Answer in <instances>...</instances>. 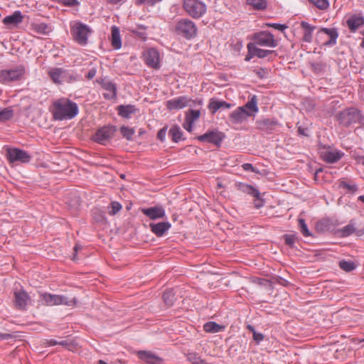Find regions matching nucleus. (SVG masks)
Listing matches in <instances>:
<instances>
[{
  "label": "nucleus",
  "mask_w": 364,
  "mask_h": 364,
  "mask_svg": "<svg viewBox=\"0 0 364 364\" xmlns=\"http://www.w3.org/2000/svg\"><path fill=\"white\" fill-rule=\"evenodd\" d=\"M52 113L57 120L70 119L78 113L76 103L67 98H60L53 102Z\"/></svg>",
  "instance_id": "f257e3e1"
},
{
  "label": "nucleus",
  "mask_w": 364,
  "mask_h": 364,
  "mask_svg": "<svg viewBox=\"0 0 364 364\" xmlns=\"http://www.w3.org/2000/svg\"><path fill=\"white\" fill-rule=\"evenodd\" d=\"M40 298L42 304L46 306L65 305L73 306L77 304L75 298L69 299L63 295L53 294L47 292L41 294Z\"/></svg>",
  "instance_id": "f03ea898"
},
{
  "label": "nucleus",
  "mask_w": 364,
  "mask_h": 364,
  "mask_svg": "<svg viewBox=\"0 0 364 364\" xmlns=\"http://www.w3.org/2000/svg\"><path fill=\"white\" fill-rule=\"evenodd\" d=\"M175 32L187 39H191L196 36L197 28L195 23L187 18H182L175 25Z\"/></svg>",
  "instance_id": "7ed1b4c3"
},
{
  "label": "nucleus",
  "mask_w": 364,
  "mask_h": 364,
  "mask_svg": "<svg viewBox=\"0 0 364 364\" xmlns=\"http://www.w3.org/2000/svg\"><path fill=\"white\" fill-rule=\"evenodd\" d=\"M362 119L360 112L355 108L351 107L341 111L338 115L340 124L348 127L353 123L360 122Z\"/></svg>",
  "instance_id": "20e7f679"
},
{
  "label": "nucleus",
  "mask_w": 364,
  "mask_h": 364,
  "mask_svg": "<svg viewBox=\"0 0 364 364\" xmlns=\"http://www.w3.org/2000/svg\"><path fill=\"white\" fill-rule=\"evenodd\" d=\"M183 7L186 11L195 18H200L206 11V5L198 0H184Z\"/></svg>",
  "instance_id": "39448f33"
},
{
  "label": "nucleus",
  "mask_w": 364,
  "mask_h": 364,
  "mask_svg": "<svg viewBox=\"0 0 364 364\" xmlns=\"http://www.w3.org/2000/svg\"><path fill=\"white\" fill-rule=\"evenodd\" d=\"M252 39L256 46L275 48L278 46V42L274 36L269 31H260L254 34Z\"/></svg>",
  "instance_id": "423d86ee"
},
{
  "label": "nucleus",
  "mask_w": 364,
  "mask_h": 364,
  "mask_svg": "<svg viewBox=\"0 0 364 364\" xmlns=\"http://www.w3.org/2000/svg\"><path fill=\"white\" fill-rule=\"evenodd\" d=\"M74 40L80 45L85 46L87 43L88 34L91 32L90 28L82 23H75L71 29Z\"/></svg>",
  "instance_id": "0eeeda50"
},
{
  "label": "nucleus",
  "mask_w": 364,
  "mask_h": 364,
  "mask_svg": "<svg viewBox=\"0 0 364 364\" xmlns=\"http://www.w3.org/2000/svg\"><path fill=\"white\" fill-rule=\"evenodd\" d=\"M340 235L343 237H348L355 233L357 236L364 235V228L358 224L355 220H351L349 223L338 230Z\"/></svg>",
  "instance_id": "6e6552de"
},
{
  "label": "nucleus",
  "mask_w": 364,
  "mask_h": 364,
  "mask_svg": "<svg viewBox=\"0 0 364 364\" xmlns=\"http://www.w3.org/2000/svg\"><path fill=\"white\" fill-rule=\"evenodd\" d=\"M25 71L21 67L12 70H3L0 71V82L2 83H9L12 81H16L21 78Z\"/></svg>",
  "instance_id": "1a4fd4ad"
},
{
  "label": "nucleus",
  "mask_w": 364,
  "mask_h": 364,
  "mask_svg": "<svg viewBox=\"0 0 364 364\" xmlns=\"http://www.w3.org/2000/svg\"><path fill=\"white\" fill-rule=\"evenodd\" d=\"M115 131V127L112 126L103 127L95 132L92 139L97 143L104 144L112 137Z\"/></svg>",
  "instance_id": "9d476101"
},
{
  "label": "nucleus",
  "mask_w": 364,
  "mask_h": 364,
  "mask_svg": "<svg viewBox=\"0 0 364 364\" xmlns=\"http://www.w3.org/2000/svg\"><path fill=\"white\" fill-rule=\"evenodd\" d=\"M224 138L225 134L218 130L208 132L197 137L200 141L211 143L218 146H220Z\"/></svg>",
  "instance_id": "9b49d317"
},
{
  "label": "nucleus",
  "mask_w": 364,
  "mask_h": 364,
  "mask_svg": "<svg viewBox=\"0 0 364 364\" xmlns=\"http://www.w3.org/2000/svg\"><path fill=\"white\" fill-rule=\"evenodd\" d=\"M7 159L11 163L20 161L26 163L30 161V155L25 151L18 149H9L7 150Z\"/></svg>",
  "instance_id": "f8f14e48"
},
{
  "label": "nucleus",
  "mask_w": 364,
  "mask_h": 364,
  "mask_svg": "<svg viewBox=\"0 0 364 364\" xmlns=\"http://www.w3.org/2000/svg\"><path fill=\"white\" fill-rule=\"evenodd\" d=\"M14 299L15 306L19 310H26L28 305L31 302L30 296L23 289L15 291Z\"/></svg>",
  "instance_id": "ddd939ff"
},
{
  "label": "nucleus",
  "mask_w": 364,
  "mask_h": 364,
  "mask_svg": "<svg viewBox=\"0 0 364 364\" xmlns=\"http://www.w3.org/2000/svg\"><path fill=\"white\" fill-rule=\"evenodd\" d=\"M151 231L157 237L164 236L171 228L168 221L149 223Z\"/></svg>",
  "instance_id": "4468645a"
},
{
  "label": "nucleus",
  "mask_w": 364,
  "mask_h": 364,
  "mask_svg": "<svg viewBox=\"0 0 364 364\" xmlns=\"http://www.w3.org/2000/svg\"><path fill=\"white\" fill-rule=\"evenodd\" d=\"M137 355L140 360L147 364H161L163 362L161 358L150 351L139 350L137 352Z\"/></svg>",
  "instance_id": "2eb2a0df"
},
{
  "label": "nucleus",
  "mask_w": 364,
  "mask_h": 364,
  "mask_svg": "<svg viewBox=\"0 0 364 364\" xmlns=\"http://www.w3.org/2000/svg\"><path fill=\"white\" fill-rule=\"evenodd\" d=\"M141 212L151 220L164 218L166 215L165 210L162 206H151L148 208H141Z\"/></svg>",
  "instance_id": "dca6fc26"
},
{
  "label": "nucleus",
  "mask_w": 364,
  "mask_h": 364,
  "mask_svg": "<svg viewBox=\"0 0 364 364\" xmlns=\"http://www.w3.org/2000/svg\"><path fill=\"white\" fill-rule=\"evenodd\" d=\"M145 63L149 67L158 68L159 67V53L158 50L154 48L147 50L145 53Z\"/></svg>",
  "instance_id": "f3484780"
},
{
  "label": "nucleus",
  "mask_w": 364,
  "mask_h": 364,
  "mask_svg": "<svg viewBox=\"0 0 364 364\" xmlns=\"http://www.w3.org/2000/svg\"><path fill=\"white\" fill-rule=\"evenodd\" d=\"M251 115L252 114L248 111L244 110V107H240L231 112L230 114V119L232 123L238 124L242 122L247 117H250Z\"/></svg>",
  "instance_id": "a211bd4d"
},
{
  "label": "nucleus",
  "mask_w": 364,
  "mask_h": 364,
  "mask_svg": "<svg viewBox=\"0 0 364 364\" xmlns=\"http://www.w3.org/2000/svg\"><path fill=\"white\" fill-rule=\"evenodd\" d=\"M189 100L186 97H179L167 102V107L170 109H182L188 105Z\"/></svg>",
  "instance_id": "6ab92c4d"
},
{
  "label": "nucleus",
  "mask_w": 364,
  "mask_h": 364,
  "mask_svg": "<svg viewBox=\"0 0 364 364\" xmlns=\"http://www.w3.org/2000/svg\"><path fill=\"white\" fill-rule=\"evenodd\" d=\"M102 87L107 91L104 93L106 99H114L117 95V87L114 83L111 81L103 80L101 82Z\"/></svg>",
  "instance_id": "aec40b11"
},
{
  "label": "nucleus",
  "mask_w": 364,
  "mask_h": 364,
  "mask_svg": "<svg viewBox=\"0 0 364 364\" xmlns=\"http://www.w3.org/2000/svg\"><path fill=\"white\" fill-rule=\"evenodd\" d=\"M247 49L251 53L259 58H264L268 57L271 54L275 53V51L272 50H264L259 48L252 43H248Z\"/></svg>",
  "instance_id": "412c9836"
},
{
  "label": "nucleus",
  "mask_w": 364,
  "mask_h": 364,
  "mask_svg": "<svg viewBox=\"0 0 364 364\" xmlns=\"http://www.w3.org/2000/svg\"><path fill=\"white\" fill-rule=\"evenodd\" d=\"M235 186L238 190L244 193H247V194H250L257 199H259L262 202H264L263 199L259 198L260 193L259 191L255 188L253 186L241 182L236 183Z\"/></svg>",
  "instance_id": "4be33fe9"
},
{
  "label": "nucleus",
  "mask_w": 364,
  "mask_h": 364,
  "mask_svg": "<svg viewBox=\"0 0 364 364\" xmlns=\"http://www.w3.org/2000/svg\"><path fill=\"white\" fill-rule=\"evenodd\" d=\"M23 18L21 11H16L11 15L6 16L3 19V23L6 26H17L22 22Z\"/></svg>",
  "instance_id": "5701e85b"
},
{
  "label": "nucleus",
  "mask_w": 364,
  "mask_h": 364,
  "mask_svg": "<svg viewBox=\"0 0 364 364\" xmlns=\"http://www.w3.org/2000/svg\"><path fill=\"white\" fill-rule=\"evenodd\" d=\"M346 23L349 29L354 32L364 25V18L362 16L353 15L347 20Z\"/></svg>",
  "instance_id": "b1692460"
},
{
  "label": "nucleus",
  "mask_w": 364,
  "mask_h": 364,
  "mask_svg": "<svg viewBox=\"0 0 364 364\" xmlns=\"http://www.w3.org/2000/svg\"><path fill=\"white\" fill-rule=\"evenodd\" d=\"M321 33H325L330 37V39L326 43H324V45L332 46L336 43V39L338 36V34L336 28H322L318 32L317 35L318 36L319 34Z\"/></svg>",
  "instance_id": "393cba45"
},
{
  "label": "nucleus",
  "mask_w": 364,
  "mask_h": 364,
  "mask_svg": "<svg viewBox=\"0 0 364 364\" xmlns=\"http://www.w3.org/2000/svg\"><path fill=\"white\" fill-rule=\"evenodd\" d=\"M225 328V326L223 325H220L215 321H208L203 325V330L210 333H215L223 331Z\"/></svg>",
  "instance_id": "a878e982"
},
{
  "label": "nucleus",
  "mask_w": 364,
  "mask_h": 364,
  "mask_svg": "<svg viewBox=\"0 0 364 364\" xmlns=\"http://www.w3.org/2000/svg\"><path fill=\"white\" fill-rule=\"evenodd\" d=\"M119 114L124 118H129L130 116L136 112L137 109L134 105H119L117 108Z\"/></svg>",
  "instance_id": "bb28decb"
},
{
  "label": "nucleus",
  "mask_w": 364,
  "mask_h": 364,
  "mask_svg": "<svg viewBox=\"0 0 364 364\" xmlns=\"http://www.w3.org/2000/svg\"><path fill=\"white\" fill-rule=\"evenodd\" d=\"M65 70L60 68H54L48 71L49 77L56 84H60L62 82L63 74Z\"/></svg>",
  "instance_id": "cd10ccee"
},
{
  "label": "nucleus",
  "mask_w": 364,
  "mask_h": 364,
  "mask_svg": "<svg viewBox=\"0 0 364 364\" xmlns=\"http://www.w3.org/2000/svg\"><path fill=\"white\" fill-rule=\"evenodd\" d=\"M301 26L303 29H304L303 41L307 43L311 42L312 32L316 28V27L311 26L309 23L306 21H301Z\"/></svg>",
  "instance_id": "c85d7f7f"
},
{
  "label": "nucleus",
  "mask_w": 364,
  "mask_h": 364,
  "mask_svg": "<svg viewBox=\"0 0 364 364\" xmlns=\"http://www.w3.org/2000/svg\"><path fill=\"white\" fill-rule=\"evenodd\" d=\"M230 106L231 105L230 104L225 101H219L214 99H211L208 105L209 109L212 110L213 114L220 109H228Z\"/></svg>",
  "instance_id": "c756f323"
},
{
  "label": "nucleus",
  "mask_w": 364,
  "mask_h": 364,
  "mask_svg": "<svg viewBox=\"0 0 364 364\" xmlns=\"http://www.w3.org/2000/svg\"><path fill=\"white\" fill-rule=\"evenodd\" d=\"M257 124L259 129L267 132L272 131L277 125L275 121L270 120L269 119L259 120L257 122Z\"/></svg>",
  "instance_id": "7c9ffc66"
},
{
  "label": "nucleus",
  "mask_w": 364,
  "mask_h": 364,
  "mask_svg": "<svg viewBox=\"0 0 364 364\" xmlns=\"http://www.w3.org/2000/svg\"><path fill=\"white\" fill-rule=\"evenodd\" d=\"M112 46L114 49H119L122 46L119 31L115 26L112 28Z\"/></svg>",
  "instance_id": "2f4dec72"
},
{
  "label": "nucleus",
  "mask_w": 364,
  "mask_h": 364,
  "mask_svg": "<svg viewBox=\"0 0 364 364\" xmlns=\"http://www.w3.org/2000/svg\"><path fill=\"white\" fill-rule=\"evenodd\" d=\"M342 155L339 151H326L323 154V159L328 163H335L341 159Z\"/></svg>",
  "instance_id": "473e14b6"
},
{
  "label": "nucleus",
  "mask_w": 364,
  "mask_h": 364,
  "mask_svg": "<svg viewBox=\"0 0 364 364\" xmlns=\"http://www.w3.org/2000/svg\"><path fill=\"white\" fill-rule=\"evenodd\" d=\"M163 300L165 304L170 307L173 305L176 301L175 294L172 289H167L163 294Z\"/></svg>",
  "instance_id": "72a5a7b5"
},
{
  "label": "nucleus",
  "mask_w": 364,
  "mask_h": 364,
  "mask_svg": "<svg viewBox=\"0 0 364 364\" xmlns=\"http://www.w3.org/2000/svg\"><path fill=\"white\" fill-rule=\"evenodd\" d=\"M105 209L102 210L98 207H95L92 210L93 219L98 223H104L106 220Z\"/></svg>",
  "instance_id": "f704fd0d"
},
{
  "label": "nucleus",
  "mask_w": 364,
  "mask_h": 364,
  "mask_svg": "<svg viewBox=\"0 0 364 364\" xmlns=\"http://www.w3.org/2000/svg\"><path fill=\"white\" fill-rule=\"evenodd\" d=\"M168 134L171 136L173 141L178 142L181 139L183 133L178 126L174 125L170 129Z\"/></svg>",
  "instance_id": "c9c22d12"
},
{
  "label": "nucleus",
  "mask_w": 364,
  "mask_h": 364,
  "mask_svg": "<svg viewBox=\"0 0 364 364\" xmlns=\"http://www.w3.org/2000/svg\"><path fill=\"white\" fill-rule=\"evenodd\" d=\"M257 102V97L254 95L251 100L242 107H244V110H247L252 114V113H255L258 111Z\"/></svg>",
  "instance_id": "e433bc0d"
},
{
  "label": "nucleus",
  "mask_w": 364,
  "mask_h": 364,
  "mask_svg": "<svg viewBox=\"0 0 364 364\" xmlns=\"http://www.w3.org/2000/svg\"><path fill=\"white\" fill-rule=\"evenodd\" d=\"M247 3L256 10H264L267 6L266 0H247Z\"/></svg>",
  "instance_id": "4c0bfd02"
},
{
  "label": "nucleus",
  "mask_w": 364,
  "mask_h": 364,
  "mask_svg": "<svg viewBox=\"0 0 364 364\" xmlns=\"http://www.w3.org/2000/svg\"><path fill=\"white\" fill-rule=\"evenodd\" d=\"M339 267L345 272H349L355 269L356 265L353 261L341 260L339 262Z\"/></svg>",
  "instance_id": "58836bf2"
},
{
  "label": "nucleus",
  "mask_w": 364,
  "mask_h": 364,
  "mask_svg": "<svg viewBox=\"0 0 364 364\" xmlns=\"http://www.w3.org/2000/svg\"><path fill=\"white\" fill-rule=\"evenodd\" d=\"M33 30L37 33L46 34L48 33V27L44 23L32 24Z\"/></svg>",
  "instance_id": "ea45409f"
},
{
  "label": "nucleus",
  "mask_w": 364,
  "mask_h": 364,
  "mask_svg": "<svg viewBox=\"0 0 364 364\" xmlns=\"http://www.w3.org/2000/svg\"><path fill=\"white\" fill-rule=\"evenodd\" d=\"M200 110L189 109L188 112L186 113V119L187 121L194 122L196 120H197L200 117Z\"/></svg>",
  "instance_id": "a19ab883"
},
{
  "label": "nucleus",
  "mask_w": 364,
  "mask_h": 364,
  "mask_svg": "<svg viewBox=\"0 0 364 364\" xmlns=\"http://www.w3.org/2000/svg\"><path fill=\"white\" fill-rule=\"evenodd\" d=\"M298 222H299V227L300 231L302 233V235L304 237L310 236L311 233H310V232L309 230V228H308L307 225H306V223L305 222V220L303 219V218H299L298 219Z\"/></svg>",
  "instance_id": "79ce46f5"
},
{
  "label": "nucleus",
  "mask_w": 364,
  "mask_h": 364,
  "mask_svg": "<svg viewBox=\"0 0 364 364\" xmlns=\"http://www.w3.org/2000/svg\"><path fill=\"white\" fill-rule=\"evenodd\" d=\"M311 4L318 9L325 10L328 8L329 2L328 0H309Z\"/></svg>",
  "instance_id": "37998d69"
},
{
  "label": "nucleus",
  "mask_w": 364,
  "mask_h": 364,
  "mask_svg": "<svg viewBox=\"0 0 364 364\" xmlns=\"http://www.w3.org/2000/svg\"><path fill=\"white\" fill-rule=\"evenodd\" d=\"M121 133L124 137H125L127 139L130 140L134 134V131L133 129L127 127H122L120 129Z\"/></svg>",
  "instance_id": "c03bdc74"
},
{
  "label": "nucleus",
  "mask_w": 364,
  "mask_h": 364,
  "mask_svg": "<svg viewBox=\"0 0 364 364\" xmlns=\"http://www.w3.org/2000/svg\"><path fill=\"white\" fill-rule=\"evenodd\" d=\"M187 358L192 364H202L204 360L200 356H198L196 353H189Z\"/></svg>",
  "instance_id": "a18cd8bd"
},
{
  "label": "nucleus",
  "mask_w": 364,
  "mask_h": 364,
  "mask_svg": "<svg viewBox=\"0 0 364 364\" xmlns=\"http://www.w3.org/2000/svg\"><path fill=\"white\" fill-rule=\"evenodd\" d=\"M339 187L348 190V191L350 193H354L358 189L356 185H350L344 181H342L339 183Z\"/></svg>",
  "instance_id": "49530a36"
},
{
  "label": "nucleus",
  "mask_w": 364,
  "mask_h": 364,
  "mask_svg": "<svg viewBox=\"0 0 364 364\" xmlns=\"http://www.w3.org/2000/svg\"><path fill=\"white\" fill-rule=\"evenodd\" d=\"M13 117V111L9 109H4L0 112V121L8 120Z\"/></svg>",
  "instance_id": "de8ad7c7"
},
{
  "label": "nucleus",
  "mask_w": 364,
  "mask_h": 364,
  "mask_svg": "<svg viewBox=\"0 0 364 364\" xmlns=\"http://www.w3.org/2000/svg\"><path fill=\"white\" fill-rule=\"evenodd\" d=\"M102 208L107 210L110 215H114L121 210L122 206H102Z\"/></svg>",
  "instance_id": "09e8293b"
},
{
  "label": "nucleus",
  "mask_w": 364,
  "mask_h": 364,
  "mask_svg": "<svg viewBox=\"0 0 364 364\" xmlns=\"http://www.w3.org/2000/svg\"><path fill=\"white\" fill-rule=\"evenodd\" d=\"M284 241H285V243L290 246V247H293L294 243H295V241H296V237L295 235H285L284 236Z\"/></svg>",
  "instance_id": "8fccbe9b"
},
{
  "label": "nucleus",
  "mask_w": 364,
  "mask_h": 364,
  "mask_svg": "<svg viewBox=\"0 0 364 364\" xmlns=\"http://www.w3.org/2000/svg\"><path fill=\"white\" fill-rule=\"evenodd\" d=\"M167 127H164V128L161 129L158 134H157V138L161 141H164L166 134Z\"/></svg>",
  "instance_id": "3c124183"
},
{
  "label": "nucleus",
  "mask_w": 364,
  "mask_h": 364,
  "mask_svg": "<svg viewBox=\"0 0 364 364\" xmlns=\"http://www.w3.org/2000/svg\"><path fill=\"white\" fill-rule=\"evenodd\" d=\"M253 339L256 342L257 344H259V343L263 341L264 335L262 333H259L257 331H254V334H252Z\"/></svg>",
  "instance_id": "603ef678"
},
{
  "label": "nucleus",
  "mask_w": 364,
  "mask_h": 364,
  "mask_svg": "<svg viewBox=\"0 0 364 364\" xmlns=\"http://www.w3.org/2000/svg\"><path fill=\"white\" fill-rule=\"evenodd\" d=\"M242 167L243 168V169L245 171H250L252 172H255V173H259V171L257 170L255 167L252 166V165L251 164H249V163H245V164H243L242 165Z\"/></svg>",
  "instance_id": "864d4df0"
},
{
  "label": "nucleus",
  "mask_w": 364,
  "mask_h": 364,
  "mask_svg": "<svg viewBox=\"0 0 364 364\" xmlns=\"http://www.w3.org/2000/svg\"><path fill=\"white\" fill-rule=\"evenodd\" d=\"M269 27H272L275 29L283 31L285 28H287V26L284 24H279V23H268L267 24Z\"/></svg>",
  "instance_id": "5fc2aeb1"
},
{
  "label": "nucleus",
  "mask_w": 364,
  "mask_h": 364,
  "mask_svg": "<svg viewBox=\"0 0 364 364\" xmlns=\"http://www.w3.org/2000/svg\"><path fill=\"white\" fill-rule=\"evenodd\" d=\"M256 74L260 77V78H263L264 77H266L268 74V70L266 68H259V70H257L256 71Z\"/></svg>",
  "instance_id": "6e6d98bb"
},
{
  "label": "nucleus",
  "mask_w": 364,
  "mask_h": 364,
  "mask_svg": "<svg viewBox=\"0 0 364 364\" xmlns=\"http://www.w3.org/2000/svg\"><path fill=\"white\" fill-rule=\"evenodd\" d=\"M96 73H97V70L95 68H92L90 69L87 74L86 75V77L88 79V80H92V78H94V77L96 75Z\"/></svg>",
  "instance_id": "4d7b16f0"
},
{
  "label": "nucleus",
  "mask_w": 364,
  "mask_h": 364,
  "mask_svg": "<svg viewBox=\"0 0 364 364\" xmlns=\"http://www.w3.org/2000/svg\"><path fill=\"white\" fill-rule=\"evenodd\" d=\"M193 122L187 121L185 119V122L183 124V127L186 129L188 132H191L192 131V124Z\"/></svg>",
  "instance_id": "13d9d810"
},
{
  "label": "nucleus",
  "mask_w": 364,
  "mask_h": 364,
  "mask_svg": "<svg viewBox=\"0 0 364 364\" xmlns=\"http://www.w3.org/2000/svg\"><path fill=\"white\" fill-rule=\"evenodd\" d=\"M13 337L14 336L10 333H3L0 332V341L9 340Z\"/></svg>",
  "instance_id": "bf43d9fd"
},
{
  "label": "nucleus",
  "mask_w": 364,
  "mask_h": 364,
  "mask_svg": "<svg viewBox=\"0 0 364 364\" xmlns=\"http://www.w3.org/2000/svg\"><path fill=\"white\" fill-rule=\"evenodd\" d=\"M82 247L80 245H79L78 244H76L74 247V254H73V258L72 259L73 260H76L77 259V252L79 250H81Z\"/></svg>",
  "instance_id": "052dcab7"
},
{
  "label": "nucleus",
  "mask_w": 364,
  "mask_h": 364,
  "mask_svg": "<svg viewBox=\"0 0 364 364\" xmlns=\"http://www.w3.org/2000/svg\"><path fill=\"white\" fill-rule=\"evenodd\" d=\"M47 344L50 346L58 345V341L55 339H50L47 341Z\"/></svg>",
  "instance_id": "680f3d73"
},
{
  "label": "nucleus",
  "mask_w": 364,
  "mask_h": 364,
  "mask_svg": "<svg viewBox=\"0 0 364 364\" xmlns=\"http://www.w3.org/2000/svg\"><path fill=\"white\" fill-rule=\"evenodd\" d=\"M306 131L307 129H305V128H302V127H299L298 129V132L299 134L301 135H304V136H308L307 133H306Z\"/></svg>",
  "instance_id": "e2e57ef3"
},
{
  "label": "nucleus",
  "mask_w": 364,
  "mask_h": 364,
  "mask_svg": "<svg viewBox=\"0 0 364 364\" xmlns=\"http://www.w3.org/2000/svg\"><path fill=\"white\" fill-rule=\"evenodd\" d=\"M253 56H255L248 50V54L245 57V60L249 61Z\"/></svg>",
  "instance_id": "0e129e2a"
},
{
  "label": "nucleus",
  "mask_w": 364,
  "mask_h": 364,
  "mask_svg": "<svg viewBox=\"0 0 364 364\" xmlns=\"http://www.w3.org/2000/svg\"><path fill=\"white\" fill-rule=\"evenodd\" d=\"M58 345H60V346H67L68 345V341H58Z\"/></svg>",
  "instance_id": "69168bd1"
},
{
  "label": "nucleus",
  "mask_w": 364,
  "mask_h": 364,
  "mask_svg": "<svg viewBox=\"0 0 364 364\" xmlns=\"http://www.w3.org/2000/svg\"><path fill=\"white\" fill-rule=\"evenodd\" d=\"M247 329H248L250 331L252 332V334H254V331H255V328H254L252 326H251V325H248V326H247Z\"/></svg>",
  "instance_id": "338daca9"
},
{
  "label": "nucleus",
  "mask_w": 364,
  "mask_h": 364,
  "mask_svg": "<svg viewBox=\"0 0 364 364\" xmlns=\"http://www.w3.org/2000/svg\"><path fill=\"white\" fill-rule=\"evenodd\" d=\"M358 201H360V202H361V203H364V195H363V196H359V197H358Z\"/></svg>",
  "instance_id": "774afa93"
}]
</instances>
